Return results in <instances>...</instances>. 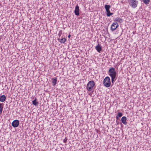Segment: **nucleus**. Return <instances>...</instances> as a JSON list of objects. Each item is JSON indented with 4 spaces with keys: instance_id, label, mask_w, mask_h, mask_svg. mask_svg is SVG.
<instances>
[{
    "instance_id": "obj_1",
    "label": "nucleus",
    "mask_w": 151,
    "mask_h": 151,
    "mask_svg": "<svg viewBox=\"0 0 151 151\" xmlns=\"http://www.w3.org/2000/svg\"><path fill=\"white\" fill-rule=\"evenodd\" d=\"M108 74L111 78L112 83H114L115 80V79L117 74L115 68L112 67L109 69L108 71Z\"/></svg>"
},
{
    "instance_id": "obj_2",
    "label": "nucleus",
    "mask_w": 151,
    "mask_h": 151,
    "mask_svg": "<svg viewBox=\"0 0 151 151\" xmlns=\"http://www.w3.org/2000/svg\"><path fill=\"white\" fill-rule=\"evenodd\" d=\"M95 85V83L93 81H91L88 83L86 87L87 90L89 91H92L93 90V87Z\"/></svg>"
},
{
    "instance_id": "obj_3",
    "label": "nucleus",
    "mask_w": 151,
    "mask_h": 151,
    "mask_svg": "<svg viewBox=\"0 0 151 151\" xmlns=\"http://www.w3.org/2000/svg\"><path fill=\"white\" fill-rule=\"evenodd\" d=\"M103 84L106 87L108 88L110 86L111 84V80L109 77H106L103 81Z\"/></svg>"
},
{
    "instance_id": "obj_4",
    "label": "nucleus",
    "mask_w": 151,
    "mask_h": 151,
    "mask_svg": "<svg viewBox=\"0 0 151 151\" xmlns=\"http://www.w3.org/2000/svg\"><path fill=\"white\" fill-rule=\"evenodd\" d=\"M129 4L130 6L133 8H136L138 5V1L136 0H129Z\"/></svg>"
},
{
    "instance_id": "obj_5",
    "label": "nucleus",
    "mask_w": 151,
    "mask_h": 151,
    "mask_svg": "<svg viewBox=\"0 0 151 151\" xmlns=\"http://www.w3.org/2000/svg\"><path fill=\"white\" fill-rule=\"evenodd\" d=\"M119 27V24L117 22H114L111 24V30L112 31L115 30Z\"/></svg>"
},
{
    "instance_id": "obj_6",
    "label": "nucleus",
    "mask_w": 151,
    "mask_h": 151,
    "mask_svg": "<svg viewBox=\"0 0 151 151\" xmlns=\"http://www.w3.org/2000/svg\"><path fill=\"white\" fill-rule=\"evenodd\" d=\"M19 124V121L18 120H14L12 123V125L14 128L17 127Z\"/></svg>"
},
{
    "instance_id": "obj_7",
    "label": "nucleus",
    "mask_w": 151,
    "mask_h": 151,
    "mask_svg": "<svg viewBox=\"0 0 151 151\" xmlns=\"http://www.w3.org/2000/svg\"><path fill=\"white\" fill-rule=\"evenodd\" d=\"M79 8L78 5L77 4L75 7V9L74 10V13L75 14L76 16H79Z\"/></svg>"
},
{
    "instance_id": "obj_8",
    "label": "nucleus",
    "mask_w": 151,
    "mask_h": 151,
    "mask_svg": "<svg viewBox=\"0 0 151 151\" xmlns=\"http://www.w3.org/2000/svg\"><path fill=\"white\" fill-rule=\"evenodd\" d=\"M95 49L97 50V51L99 53L102 50V47L99 43H98L95 47Z\"/></svg>"
},
{
    "instance_id": "obj_9",
    "label": "nucleus",
    "mask_w": 151,
    "mask_h": 151,
    "mask_svg": "<svg viewBox=\"0 0 151 151\" xmlns=\"http://www.w3.org/2000/svg\"><path fill=\"white\" fill-rule=\"evenodd\" d=\"M127 118L125 116H123L121 118V121L122 123L124 125H126L127 124L126 122Z\"/></svg>"
},
{
    "instance_id": "obj_10",
    "label": "nucleus",
    "mask_w": 151,
    "mask_h": 151,
    "mask_svg": "<svg viewBox=\"0 0 151 151\" xmlns=\"http://www.w3.org/2000/svg\"><path fill=\"white\" fill-rule=\"evenodd\" d=\"M6 99V97L5 95H3L0 96V101L3 102L5 101Z\"/></svg>"
},
{
    "instance_id": "obj_11",
    "label": "nucleus",
    "mask_w": 151,
    "mask_h": 151,
    "mask_svg": "<svg viewBox=\"0 0 151 151\" xmlns=\"http://www.w3.org/2000/svg\"><path fill=\"white\" fill-rule=\"evenodd\" d=\"M33 104L35 106H37L38 104V102L37 101V99L35 98L33 101H32Z\"/></svg>"
},
{
    "instance_id": "obj_12",
    "label": "nucleus",
    "mask_w": 151,
    "mask_h": 151,
    "mask_svg": "<svg viewBox=\"0 0 151 151\" xmlns=\"http://www.w3.org/2000/svg\"><path fill=\"white\" fill-rule=\"evenodd\" d=\"M57 79L55 78L52 79V82L54 86H55L57 83Z\"/></svg>"
},
{
    "instance_id": "obj_13",
    "label": "nucleus",
    "mask_w": 151,
    "mask_h": 151,
    "mask_svg": "<svg viewBox=\"0 0 151 151\" xmlns=\"http://www.w3.org/2000/svg\"><path fill=\"white\" fill-rule=\"evenodd\" d=\"M114 21L121 23L123 22V19L119 17H117L115 19Z\"/></svg>"
},
{
    "instance_id": "obj_14",
    "label": "nucleus",
    "mask_w": 151,
    "mask_h": 151,
    "mask_svg": "<svg viewBox=\"0 0 151 151\" xmlns=\"http://www.w3.org/2000/svg\"><path fill=\"white\" fill-rule=\"evenodd\" d=\"M3 107L4 104L0 103V115L2 113Z\"/></svg>"
},
{
    "instance_id": "obj_15",
    "label": "nucleus",
    "mask_w": 151,
    "mask_h": 151,
    "mask_svg": "<svg viewBox=\"0 0 151 151\" xmlns=\"http://www.w3.org/2000/svg\"><path fill=\"white\" fill-rule=\"evenodd\" d=\"M122 115V114L121 112H119L117 114L116 116V118L117 120L119 119V117H121Z\"/></svg>"
},
{
    "instance_id": "obj_16",
    "label": "nucleus",
    "mask_w": 151,
    "mask_h": 151,
    "mask_svg": "<svg viewBox=\"0 0 151 151\" xmlns=\"http://www.w3.org/2000/svg\"><path fill=\"white\" fill-rule=\"evenodd\" d=\"M66 40V39L65 38H62V39H60V42L61 43H64L65 42Z\"/></svg>"
},
{
    "instance_id": "obj_17",
    "label": "nucleus",
    "mask_w": 151,
    "mask_h": 151,
    "mask_svg": "<svg viewBox=\"0 0 151 151\" xmlns=\"http://www.w3.org/2000/svg\"><path fill=\"white\" fill-rule=\"evenodd\" d=\"M143 3L145 4H148L150 2V0H142Z\"/></svg>"
},
{
    "instance_id": "obj_18",
    "label": "nucleus",
    "mask_w": 151,
    "mask_h": 151,
    "mask_svg": "<svg viewBox=\"0 0 151 151\" xmlns=\"http://www.w3.org/2000/svg\"><path fill=\"white\" fill-rule=\"evenodd\" d=\"M110 7V6L109 5H106L105 6V8L106 10L109 9Z\"/></svg>"
},
{
    "instance_id": "obj_19",
    "label": "nucleus",
    "mask_w": 151,
    "mask_h": 151,
    "mask_svg": "<svg viewBox=\"0 0 151 151\" xmlns=\"http://www.w3.org/2000/svg\"><path fill=\"white\" fill-rule=\"evenodd\" d=\"M113 14V13H111L110 12L106 13V15L107 17H110Z\"/></svg>"
},
{
    "instance_id": "obj_20",
    "label": "nucleus",
    "mask_w": 151,
    "mask_h": 151,
    "mask_svg": "<svg viewBox=\"0 0 151 151\" xmlns=\"http://www.w3.org/2000/svg\"><path fill=\"white\" fill-rule=\"evenodd\" d=\"M63 141L64 143H66L67 141V139H64L63 140Z\"/></svg>"
},
{
    "instance_id": "obj_21",
    "label": "nucleus",
    "mask_w": 151,
    "mask_h": 151,
    "mask_svg": "<svg viewBox=\"0 0 151 151\" xmlns=\"http://www.w3.org/2000/svg\"><path fill=\"white\" fill-rule=\"evenodd\" d=\"M106 13H107L109 12H110V10H109V9H108V10H106Z\"/></svg>"
},
{
    "instance_id": "obj_22",
    "label": "nucleus",
    "mask_w": 151,
    "mask_h": 151,
    "mask_svg": "<svg viewBox=\"0 0 151 151\" xmlns=\"http://www.w3.org/2000/svg\"><path fill=\"white\" fill-rule=\"evenodd\" d=\"M70 35H69L68 36V37L69 38H70Z\"/></svg>"
}]
</instances>
